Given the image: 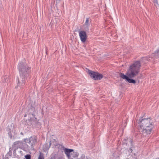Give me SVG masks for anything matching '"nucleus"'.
I'll return each mask as SVG.
<instances>
[{
  "label": "nucleus",
  "mask_w": 159,
  "mask_h": 159,
  "mask_svg": "<svg viewBox=\"0 0 159 159\" xmlns=\"http://www.w3.org/2000/svg\"><path fill=\"white\" fill-rule=\"evenodd\" d=\"M18 65L20 75L18 78V82L16 88L18 90H20L24 88L26 80V77L30 72V68L25 62L19 63Z\"/></svg>",
  "instance_id": "nucleus-1"
},
{
  "label": "nucleus",
  "mask_w": 159,
  "mask_h": 159,
  "mask_svg": "<svg viewBox=\"0 0 159 159\" xmlns=\"http://www.w3.org/2000/svg\"><path fill=\"white\" fill-rule=\"evenodd\" d=\"M140 131L144 137L148 136L151 133L154 124L152 120L150 118L143 119L139 120Z\"/></svg>",
  "instance_id": "nucleus-2"
},
{
  "label": "nucleus",
  "mask_w": 159,
  "mask_h": 159,
  "mask_svg": "<svg viewBox=\"0 0 159 159\" xmlns=\"http://www.w3.org/2000/svg\"><path fill=\"white\" fill-rule=\"evenodd\" d=\"M141 64L139 61H137L131 65L129 67L127 75L129 77L134 78L140 71Z\"/></svg>",
  "instance_id": "nucleus-3"
},
{
  "label": "nucleus",
  "mask_w": 159,
  "mask_h": 159,
  "mask_svg": "<svg viewBox=\"0 0 159 159\" xmlns=\"http://www.w3.org/2000/svg\"><path fill=\"white\" fill-rule=\"evenodd\" d=\"M88 72L91 78L94 80H100L103 78L102 75L97 72L89 70Z\"/></svg>",
  "instance_id": "nucleus-4"
},
{
  "label": "nucleus",
  "mask_w": 159,
  "mask_h": 159,
  "mask_svg": "<svg viewBox=\"0 0 159 159\" xmlns=\"http://www.w3.org/2000/svg\"><path fill=\"white\" fill-rule=\"evenodd\" d=\"M26 143H28L31 147H33L37 141L36 138L35 136L31 137L29 139H26Z\"/></svg>",
  "instance_id": "nucleus-5"
},
{
  "label": "nucleus",
  "mask_w": 159,
  "mask_h": 159,
  "mask_svg": "<svg viewBox=\"0 0 159 159\" xmlns=\"http://www.w3.org/2000/svg\"><path fill=\"white\" fill-rule=\"evenodd\" d=\"M79 35L81 41L83 42H85L87 38L86 33L84 30L81 31L79 32Z\"/></svg>",
  "instance_id": "nucleus-6"
},
{
  "label": "nucleus",
  "mask_w": 159,
  "mask_h": 159,
  "mask_svg": "<svg viewBox=\"0 0 159 159\" xmlns=\"http://www.w3.org/2000/svg\"><path fill=\"white\" fill-rule=\"evenodd\" d=\"M64 151L65 153L69 159H73V158H71V156L70 155V153L72 152H73L74 150L73 149H68L67 148H65L64 149Z\"/></svg>",
  "instance_id": "nucleus-7"
},
{
  "label": "nucleus",
  "mask_w": 159,
  "mask_h": 159,
  "mask_svg": "<svg viewBox=\"0 0 159 159\" xmlns=\"http://www.w3.org/2000/svg\"><path fill=\"white\" fill-rule=\"evenodd\" d=\"M16 130L15 128L13 127L12 128H11L9 129L8 131V134L9 136L11 139H12V133H13L14 134V136L16 134Z\"/></svg>",
  "instance_id": "nucleus-8"
},
{
  "label": "nucleus",
  "mask_w": 159,
  "mask_h": 159,
  "mask_svg": "<svg viewBox=\"0 0 159 159\" xmlns=\"http://www.w3.org/2000/svg\"><path fill=\"white\" fill-rule=\"evenodd\" d=\"M2 81L3 82H8L9 81L10 78L9 76L5 75L2 78Z\"/></svg>",
  "instance_id": "nucleus-9"
},
{
  "label": "nucleus",
  "mask_w": 159,
  "mask_h": 159,
  "mask_svg": "<svg viewBox=\"0 0 159 159\" xmlns=\"http://www.w3.org/2000/svg\"><path fill=\"white\" fill-rule=\"evenodd\" d=\"M120 76L121 78L125 79L126 81L128 78V77H129L128 75L127 76L126 75H125L124 74L122 73H120Z\"/></svg>",
  "instance_id": "nucleus-10"
},
{
  "label": "nucleus",
  "mask_w": 159,
  "mask_h": 159,
  "mask_svg": "<svg viewBox=\"0 0 159 159\" xmlns=\"http://www.w3.org/2000/svg\"><path fill=\"white\" fill-rule=\"evenodd\" d=\"M70 155H72L73 157H77L79 156V153L77 152H73L72 153L71 152Z\"/></svg>",
  "instance_id": "nucleus-11"
},
{
  "label": "nucleus",
  "mask_w": 159,
  "mask_h": 159,
  "mask_svg": "<svg viewBox=\"0 0 159 159\" xmlns=\"http://www.w3.org/2000/svg\"><path fill=\"white\" fill-rule=\"evenodd\" d=\"M126 81L129 83H132L133 84H135L136 83V81L135 80L132 79H130L129 77L127 79Z\"/></svg>",
  "instance_id": "nucleus-12"
},
{
  "label": "nucleus",
  "mask_w": 159,
  "mask_h": 159,
  "mask_svg": "<svg viewBox=\"0 0 159 159\" xmlns=\"http://www.w3.org/2000/svg\"><path fill=\"white\" fill-rule=\"evenodd\" d=\"M153 2L154 3V5L157 7H159V5L158 4L157 0H153Z\"/></svg>",
  "instance_id": "nucleus-13"
},
{
  "label": "nucleus",
  "mask_w": 159,
  "mask_h": 159,
  "mask_svg": "<svg viewBox=\"0 0 159 159\" xmlns=\"http://www.w3.org/2000/svg\"><path fill=\"white\" fill-rule=\"evenodd\" d=\"M89 18H87L86 19V21L85 23V25H86L87 26L89 25Z\"/></svg>",
  "instance_id": "nucleus-14"
},
{
  "label": "nucleus",
  "mask_w": 159,
  "mask_h": 159,
  "mask_svg": "<svg viewBox=\"0 0 159 159\" xmlns=\"http://www.w3.org/2000/svg\"><path fill=\"white\" fill-rule=\"evenodd\" d=\"M26 159H31V156L30 155H26L25 156Z\"/></svg>",
  "instance_id": "nucleus-15"
},
{
  "label": "nucleus",
  "mask_w": 159,
  "mask_h": 159,
  "mask_svg": "<svg viewBox=\"0 0 159 159\" xmlns=\"http://www.w3.org/2000/svg\"><path fill=\"white\" fill-rule=\"evenodd\" d=\"M154 54L157 55H159V48L155 52Z\"/></svg>",
  "instance_id": "nucleus-16"
},
{
  "label": "nucleus",
  "mask_w": 159,
  "mask_h": 159,
  "mask_svg": "<svg viewBox=\"0 0 159 159\" xmlns=\"http://www.w3.org/2000/svg\"><path fill=\"white\" fill-rule=\"evenodd\" d=\"M19 143H20V142L19 141H16L14 143V145H16L18 144Z\"/></svg>",
  "instance_id": "nucleus-17"
},
{
  "label": "nucleus",
  "mask_w": 159,
  "mask_h": 159,
  "mask_svg": "<svg viewBox=\"0 0 159 159\" xmlns=\"http://www.w3.org/2000/svg\"><path fill=\"white\" fill-rule=\"evenodd\" d=\"M38 159H44L43 157L42 156H41V153L40 154L39 156Z\"/></svg>",
  "instance_id": "nucleus-18"
},
{
  "label": "nucleus",
  "mask_w": 159,
  "mask_h": 159,
  "mask_svg": "<svg viewBox=\"0 0 159 159\" xmlns=\"http://www.w3.org/2000/svg\"><path fill=\"white\" fill-rule=\"evenodd\" d=\"M51 144V142H50V143H49V146H48L47 147H46V148H45V149H48L49 148Z\"/></svg>",
  "instance_id": "nucleus-19"
},
{
  "label": "nucleus",
  "mask_w": 159,
  "mask_h": 159,
  "mask_svg": "<svg viewBox=\"0 0 159 159\" xmlns=\"http://www.w3.org/2000/svg\"><path fill=\"white\" fill-rule=\"evenodd\" d=\"M142 59L143 60H147L148 61V60L147 59V58L146 57H143L142 58Z\"/></svg>",
  "instance_id": "nucleus-20"
},
{
  "label": "nucleus",
  "mask_w": 159,
  "mask_h": 159,
  "mask_svg": "<svg viewBox=\"0 0 159 159\" xmlns=\"http://www.w3.org/2000/svg\"><path fill=\"white\" fill-rule=\"evenodd\" d=\"M32 115L34 117V116H35V115H34L33 114H32Z\"/></svg>",
  "instance_id": "nucleus-21"
},
{
  "label": "nucleus",
  "mask_w": 159,
  "mask_h": 159,
  "mask_svg": "<svg viewBox=\"0 0 159 159\" xmlns=\"http://www.w3.org/2000/svg\"><path fill=\"white\" fill-rule=\"evenodd\" d=\"M47 144H46L45 145H44V146L45 147H46V146H47Z\"/></svg>",
  "instance_id": "nucleus-22"
},
{
  "label": "nucleus",
  "mask_w": 159,
  "mask_h": 159,
  "mask_svg": "<svg viewBox=\"0 0 159 159\" xmlns=\"http://www.w3.org/2000/svg\"><path fill=\"white\" fill-rule=\"evenodd\" d=\"M21 134H23V133L22 132H21L20 133Z\"/></svg>",
  "instance_id": "nucleus-23"
},
{
  "label": "nucleus",
  "mask_w": 159,
  "mask_h": 159,
  "mask_svg": "<svg viewBox=\"0 0 159 159\" xmlns=\"http://www.w3.org/2000/svg\"><path fill=\"white\" fill-rule=\"evenodd\" d=\"M88 29H88V27H87V30H88Z\"/></svg>",
  "instance_id": "nucleus-24"
}]
</instances>
